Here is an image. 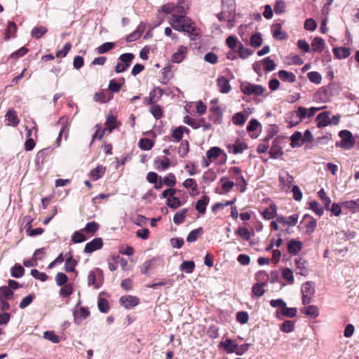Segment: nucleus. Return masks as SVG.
Wrapping results in <instances>:
<instances>
[{"instance_id":"obj_1","label":"nucleus","mask_w":359,"mask_h":359,"mask_svg":"<svg viewBox=\"0 0 359 359\" xmlns=\"http://www.w3.org/2000/svg\"><path fill=\"white\" fill-rule=\"evenodd\" d=\"M169 23L174 29L179 32H185L194 34L196 31L194 22L184 14L177 15V13H172L169 19Z\"/></svg>"},{"instance_id":"obj_2","label":"nucleus","mask_w":359,"mask_h":359,"mask_svg":"<svg viewBox=\"0 0 359 359\" xmlns=\"http://www.w3.org/2000/svg\"><path fill=\"white\" fill-rule=\"evenodd\" d=\"M241 90L243 94L247 95L252 94L255 95H262L265 91V88L261 85H255L245 81L241 83Z\"/></svg>"},{"instance_id":"obj_3","label":"nucleus","mask_w":359,"mask_h":359,"mask_svg":"<svg viewBox=\"0 0 359 359\" xmlns=\"http://www.w3.org/2000/svg\"><path fill=\"white\" fill-rule=\"evenodd\" d=\"M339 137L341 138L339 146L345 149H350L355 144V140L353 137L352 133L347 130H344L339 132Z\"/></svg>"},{"instance_id":"obj_4","label":"nucleus","mask_w":359,"mask_h":359,"mask_svg":"<svg viewBox=\"0 0 359 359\" xmlns=\"http://www.w3.org/2000/svg\"><path fill=\"white\" fill-rule=\"evenodd\" d=\"M102 239L101 238H95L86 244L83 252L85 253H92L94 251L102 248Z\"/></svg>"},{"instance_id":"obj_5","label":"nucleus","mask_w":359,"mask_h":359,"mask_svg":"<svg viewBox=\"0 0 359 359\" xmlns=\"http://www.w3.org/2000/svg\"><path fill=\"white\" fill-rule=\"evenodd\" d=\"M120 304L126 309H130L139 303V299L132 295L123 296L120 298Z\"/></svg>"},{"instance_id":"obj_6","label":"nucleus","mask_w":359,"mask_h":359,"mask_svg":"<svg viewBox=\"0 0 359 359\" xmlns=\"http://www.w3.org/2000/svg\"><path fill=\"white\" fill-rule=\"evenodd\" d=\"M280 140L278 138H276L272 142V145L269 151V154L272 158H278L283 155V151L280 147Z\"/></svg>"},{"instance_id":"obj_7","label":"nucleus","mask_w":359,"mask_h":359,"mask_svg":"<svg viewBox=\"0 0 359 359\" xmlns=\"http://www.w3.org/2000/svg\"><path fill=\"white\" fill-rule=\"evenodd\" d=\"M53 151V148L46 147L38 151L35 159L36 165L39 168L44 163L46 158L51 155Z\"/></svg>"},{"instance_id":"obj_8","label":"nucleus","mask_w":359,"mask_h":359,"mask_svg":"<svg viewBox=\"0 0 359 359\" xmlns=\"http://www.w3.org/2000/svg\"><path fill=\"white\" fill-rule=\"evenodd\" d=\"M113 98V95L108 90H102L97 92L93 96V100L96 102L106 103Z\"/></svg>"},{"instance_id":"obj_9","label":"nucleus","mask_w":359,"mask_h":359,"mask_svg":"<svg viewBox=\"0 0 359 359\" xmlns=\"http://www.w3.org/2000/svg\"><path fill=\"white\" fill-rule=\"evenodd\" d=\"M217 85L221 93L226 94L231 90V86L229 80L223 76H218L217 79Z\"/></svg>"},{"instance_id":"obj_10","label":"nucleus","mask_w":359,"mask_h":359,"mask_svg":"<svg viewBox=\"0 0 359 359\" xmlns=\"http://www.w3.org/2000/svg\"><path fill=\"white\" fill-rule=\"evenodd\" d=\"M6 121L8 126L16 127L20 122L16 111L13 109H9L5 115Z\"/></svg>"},{"instance_id":"obj_11","label":"nucleus","mask_w":359,"mask_h":359,"mask_svg":"<svg viewBox=\"0 0 359 359\" xmlns=\"http://www.w3.org/2000/svg\"><path fill=\"white\" fill-rule=\"evenodd\" d=\"M303 243L301 241L291 239L287 243V251L292 255L298 254L302 249Z\"/></svg>"},{"instance_id":"obj_12","label":"nucleus","mask_w":359,"mask_h":359,"mask_svg":"<svg viewBox=\"0 0 359 359\" xmlns=\"http://www.w3.org/2000/svg\"><path fill=\"white\" fill-rule=\"evenodd\" d=\"M329 115V111H323L316 116L318 128H322L330 124Z\"/></svg>"},{"instance_id":"obj_13","label":"nucleus","mask_w":359,"mask_h":359,"mask_svg":"<svg viewBox=\"0 0 359 359\" xmlns=\"http://www.w3.org/2000/svg\"><path fill=\"white\" fill-rule=\"evenodd\" d=\"M219 347H222L226 353H236L237 344L231 339H226L225 341L220 342Z\"/></svg>"},{"instance_id":"obj_14","label":"nucleus","mask_w":359,"mask_h":359,"mask_svg":"<svg viewBox=\"0 0 359 359\" xmlns=\"http://www.w3.org/2000/svg\"><path fill=\"white\" fill-rule=\"evenodd\" d=\"M65 270L67 272H74L75 271V267L77 264V261L75 260L71 252H68L65 255Z\"/></svg>"},{"instance_id":"obj_15","label":"nucleus","mask_w":359,"mask_h":359,"mask_svg":"<svg viewBox=\"0 0 359 359\" xmlns=\"http://www.w3.org/2000/svg\"><path fill=\"white\" fill-rule=\"evenodd\" d=\"M271 30L273 32V37L276 40H283L287 38V34L282 32L281 25L276 23L272 25Z\"/></svg>"},{"instance_id":"obj_16","label":"nucleus","mask_w":359,"mask_h":359,"mask_svg":"<svg viewBox=\"0 0 359 359\" xmlns=\"http://www.w3.org/2000/svg\"><path fill=\"white\" fill-rule=\"evenodd\" d=\"M90 313L86 308L81 307L78 311H74V322L80 324L81 322L89 316Z\"/></svg>"},{"instance_id":"obj_17","label":"nucleus","mask_w":359,"mask_h":359,"mask_svg":"<svg viewBox=\"0 0 359 359\" xmlns=\"http://www.w3.org/2000/svg\"><path fill=\"white\" fill-rule=\"evenodd\" d=\"M229 151L233 154H241L244 150L247 149L248 146L244 142H236L234 144H229L227 146Z\"/></svg>"},{"instance_id":"obj_18","label":"nucleus","mask_w":359,"mask_h":359,"mask_svg":"<svg viewBox=\"0 0 359 359\" xmlns=\"http://www.w3.org/2000/svg\"><path fill=\"white\" fill-rule=\"evenodd\" d=\"M96 273L102 276V271L98 268L95 271H90L88 276V285H94L95 288L98 289L100 285L96 283Z\"/></svg>"},{"instance_id":"obj_19","label":"nucleus","mask_w":359,"mask_h":359,"mask_svg":"<svg viewBox=\"0 0 359 359\" xmlns=\"http://www.w3.org/2000/svg\"><path fill=\"white\" fill-rule=\"evenodd\" d=\"M187 52V48L185 46H180L177 51L172 56V61L173 62L180 63L183 60Z\"/></svg>"},{"instance_id":"obj_20","label":"nucleus","mask_w":359,"mask_h":359,"mask_svg":"<svg viewBox=\"0 0 359 359\" xmlns=\"http://www.w3.org/2000/svg\"><path fill=\"white\" fill-rule=\"evenodd\" d=\"M210 198L205 195L199 199L196 203V209L201 214H204L206 210V206L209 203Z\"/></svg>"},{"instance_id":"obj_21","label":"nucleus","mask_w":359,"mask_h":359,"mask_svg":"<svg viewBox=\"0 0 359 359\" xmlns=\"http://www.w3.org/2000/svg\"><path fill=\"white\" fill-rule=\"evenodd\" d=\"M277 212V207L274 203H271L268 208H265L262 215L265 219H273Z\"/></svg>"},{"instance_id":"obj_22","label":"nucleus","mask_w":359,"mask_h":359,"mask_svg":"<svg viewBox=\"0 0 359 359\" xmlns=\"http://www.w3.org/2000/svg\"><path fill=\"white\" fill-rule=\"evenodd\" d=\"M278 77L285 82L294 83L296 81V76L285 70H280L278 73Z\"/></svg>"},{"instance_id":"obj_23","label":"nucleus","mask_w":359,"mask_h":359,"mask_svg":"<svg viewBox=\"0 0 359 359\" xmlns=\"http://www.w3.org/2000/svg\"><path fill=\"white\" fill-rule=\"evenodd\" d=\"M301 312L312 318H316L319 315L318 308L315 305H310L301 309Z\"/></svg>"},{"instance_id":"obj_24","label":"nucleus","mask_w":359,"mask_h":359,"mask_svg":"<svg viewBox=\"0 0 359 359\" xmlns=\"http://www.w3.org/2000/svg\"><path fill=\"white\" fill-rule=\"evenodd\" d=\"M292 148L300 147L302 144V134L299 131L294 132L290 137Z\"/></svg>"},{"instance_id":"obj_25","label":"nucleus","mask_w":359,"mask_h":359,"mask_svg":"<svg viewBox=\"0 0 359 359\" xmlns=\"http://www.w3.org/2000/svg\"><path fill=\"white\" fill-rule=\"evenodd\" d=\"M306 262V260L302 258L296 259L294 261L295 267L299 270L298 273L304 276H306L308 274Z\"/></svg>"},{"instance_id":"obj_26","label":"nucleus","mask_w":359,"mask_h":359,"mask_svg":"<svg viewBox=\"0 0 359 359\" xmlns=\"http://www.w3.org/2000/svg\"><path fill=\"white\" fill-rule=\"evenodd\" d=\"M222 10L229 14L236 12V3L234 0H222Z\"/></svg>"},{"instance_id":"obj_27","label":"nucleus","mask_w":359,"mask_h":359,"mask_svg":"<svg viewBox=\"0 0 359 359\" xmlns=\"http://www.w3.org/2000/svg\"><path fill=\"white\" fill-rule=\"evenodd\" d=\"M334 56L338 59H344L350 55V50L346 47L334 48L333 49Z\"/></svg>"},{"instance_id":"obj_28","label":"nucleus","mask_w":359,"mask_h":359,"mask_svg":"<svg viewBox=\"0 0 359 359\" xmlns=\"http://www.w3.org/2000/svg\"><path fill=\"white\" fill-rule=\"evenodd\" d=\"M315 284L312 281H307L304 283L302 286V294H310L313 295L315 294Z\"/></svg>"},{"instance_id":"obj_29","label":"nucleus","mask_w":359,"mask_h":359,"mask_svg":"<svg viewBox=\"0 0 359 359\" xmlns=\"http://www.w3.org/2000/svg\"><path fill=\"white\" fill-rule=\"evenodd\" d=\"M47 32H48V29L46 27L40 25V26L35 27L32 29V30L31 32V35L33 38L39 39L41 36L45 35Z\"/></svg>"},{"instance_id":"obj_30","label":"nucleus","mask_w":359,"mask_h":359,"mask_svg":"<svg viewBox=\"0 0 359 359\" xmlns=\"http://www.w3.org/2000/svg\"><path fill=\"white\" fill-rule=\"evenodd\" d=\"M312 49L315 52H321L325 47V42L320 37H315L311 43Z\"/></svg>"},{"instance_id":"obj_31","label":"nucleus","mask_w":359,"mask_h":359,"mask_svg":"<svg viewBox=\"0 0 359 359\" xmlns=\"http://www.w3.org/2000/svg\"><path fill=\"white\" fill-rule=\"evenodd\" d=\"M14 296V292L7 286L0 287V299L4 298L6 300H11Z\"/></svg>"},{"instance_id":"obj_32","label":"nucleus","mask_w":359,"mask_h":359,"mask_svg":"<svg viewBox=\"0 0 359 359\" xmlns=\"http://www.w3.org/2000/svg\"><path fill=\"white\" fill-rule=\"evenodd\" d=\"M11 276L14 278H19L23 276L25 269L20 264H15L11 269Z\"/></svg>"},{"instance_id":"obj_33","label":"nucleus","mask_w":359,"mask_h":359,"mask_svg":"<svg viewBox=\"0 0 359 359\" xmlns=\"http://www.w3.org/2000/svg\"><path fill=\"white\" fill-rule=\"evenodd\" d=\"M293 180V177L287 172H285L284 175H280L279 176L280 183L283 184L284 187H287V189L290 187Z\"/></svg>"},{"instance_id":"obj_34","label":"nucleus","mask_w":359,"mask_h":359,"mask_svg":"<svg viewBox=\"0 0 359 359\" xmlns=\"http://www.w3.org/2000/svg\"><path fill=\"white\" fill-rule=\"evenodd\" d=\"M187 213V209L183 208L181 210L177 212L173 217V222L175 224H180L184 222Z\"/></svg>"},{"instance_id":"obj_35","label":"nucleus","mask_w":359,"mask_h":359,"mask_svg":"<svg viewBox=\"0 0 359 359\" xmlns=\"http://www.w3.org/2000/svg\"><path fill=\"white\" fill-rule=\"evenodd\" d=\"M105 167L102 165H97L95 169L90 172V176L93 180H97L102 177L105 172Z\"/></svg>"},{"instance_id":"obj_36","label":"nucleus","mask_w":359,"mask_h":359,"mask_svg":"<svg viewBox=\"0 0 359 359\" xmlns=\"http://www.w3.org/2000/svg\"><path fill=\"white\" fill-rule=\"evenodd\" d=\"M261 62L264 65V70L265 72H271L276 67V65L270 57L264 58Z\"/></svg>"},{"instance_id":"obj_37","label":"nucleus","mask_w":359,"mask_h":359,"mask_svg":"<svg viewBox=\"0 0 359 359\" xmlns=\"http://www.w3.org/2000/svg\"><path fill=\"white\" fill-rule=\"evenodd\" d=\"M184 122L187 125L190 126L194 129H198L201 126V122H204V118H201L198 121H196L195 119L189 117V116H186L184 117Z\"/></svg>"},{"instance_id":"obj_38","label":"nucleus","mask_w":359,"mask_h":359,"mask_svg":"<svg viewBox=\"0 0 359 359\" xmlns=\"http://www.w3.org/2000/svg\"><path fill=\"white\" fill-rule=\"evenodd\" d=\"M155 164L158 170H165L170 165V161L168 157L164 156L161 160H156Z\"/></svg>"},{"instance_id":"obj_39","label":"nucleus","mask_w":359,"mask_h":359,"mask_svg":"<svg viewBox=\"0 0 359 359\" xmlns=\"http://www.w3.org/2000/svg\"><path fill=\"white\" fill-rule=\"evenodd\" d=\"M265 285L264 283H257L252 286V292L255 296L257 297H260L262 296L265 290L264 289V286Z\"/></svg>"},{"instance_id":"obj_40","label":"nucleus","mask_w":359,"mask_h":359,"mask_svg":"<svg viewBox=\"0 0 359 359\" xmlns=\"http://www.w3.org/2000/svg\"><path fill=\"white\" fill-rule=\"evenodd\" d=\"M306 218H311V220L307 222V224H306V232L307 233H313L316 226H317V222L315 219H313L312 217H311L309 215L306 214L304 215V219H306Z\"/></svg>"},{"instance_id":"obj_41","label":"nucleus","mask_w":359,"mask_h":359,"mask_svg":"<svg viewBox=\"0 0 359 359\" xmlns=\"http://www.w3.org/2000/svg\"><path fill=\"white\" fill-rule=\"evenodd\" d=\"M222 152V150L220 148L214 147L207 151L206 156L210 161H211L212 159H216Z\"/></svg>"},{"instance_id":"obj_42","label":"nucleus","mask_w":359,"mask_h":359,"mask_svg":"<svg viewBox=\"0 0 359 359\" xmlns=\"http://www.w3.org/2000/svg\"><path fill=\"white\" fill-rule=\"evenodd\" d=\"M17 30V26L13 22H8L6 29L5 39L8 40L11 36H14V34Z\"/></svg>"},{"instance_id":"obj_43","label":"nucleus","mask_w":359,"mask_h":359,"mask_svg":"<svg viewBox=\"0 0 359 359\" xmlns=\"http://www.w3.org/2000/svg\"><path fill=\"white\" fill-rule=\"evenodd\" d=\"M226 43L229 48H231L233 52H236L240 42L238 41L236 37L229 36L226 38Z\"/></svg>"},{"instance_id":"obj_44","label":"nucleus","mask_w":359,"mask_h":359,"mask_svg":"<svg viewBox=\"0 0 359 359\" xmlns=\"http://www.w3.org/2000/svg\"><path fill=\"white\" fill-rule=\"evenodd\" d=\"M194 268L195 263L193 261H184L180 265V270L185 271L187 273H192Z\"/></svg>"},{"instance_id":"obj_45","label":"nucleus","mask_w":359,"mask_h":359,"mask_svg":"<svg viewBox=\"0 0 359 359\" xmlns=\"http://www.w3.org/2000/svg\"><path fill=\"white\" fill-rule=\"evenodd\" d=\"M236 52L238 53L239 57L242 59L248 57L252 53V50L245 48L243 44L241 43H239L238 48Z\"/></svg>"},{"instance_id":"obj_46","label":"nucleus","mask_w":359,"mask_h":359,"mask_svg":"<svg viewBox=\"0 0 359 359\" xmlns=\"http://www.w3.org/2000/svg\"><path fill=\"white\" fill-rule=\"evenodd\" d=\"M114 46H115L114 43L106 42V43H104L103 44H102L101 46H98L96 48V50H97V53L103 54V53L108 52L111 49H112Z\"/></svg>"},{"instance_id":"obj_47","label":"nucleus","mask_w":359,"mask_h":359,"mask_svg":"<svg viewBox=\"0 0 359 359\" xmlns=\"http://www.w3.org/2000/svg\"><path fill=\"white\" fill-rule=\"evenodd\" d=\"M138 145L143 150H149L153 147L154 142L149 138H142Z\"/></svg>"},{"instance_id":"obj_48","label":"nucleus","mask_w":359,"mask_h":359,"mask_svg":"<svg viewBox=\"0 0 359 359\" xmlns=\"http://www.w3.org/2000/svg\"><path fill=\"white\" fill-rule=\"evenodd\" d=\"M262 43V38L260 33H255L250 37V44L255 48L259 47Z\"/></svg>"},{"instance_id":"obj_49","label":"nucleus","mask_w":359,"mask_h":359,"mask_svg":"<svg viewBox=\"0 0 359 359\" xmlns=\"http://www.w3.org/2000/svg\"><path fill=\"white\" fill-rule=\"evenodd\" d=\"M166 205L172 209H176L181 206L182 203L177 197L173 196L171 198H168Z\"/></svg>"},{"instance_id":"obj_50","label":"nucleus","mask_w":359,"mask_h":359,"mask_svg":"<svg viewBox=\"0 0 359 359\" xmlns=\"http://www.w3.org/2000/svg\"><path fill=\"white\" fill-rule=\"evenodd\" d=\"M282 277L290 285L294 283V276L292 271L289 268H285L282 271Z\"/></svg>"},{"instance_id":"obj_51","label":"nucleus","mask_w":359,"mask_h":359,"mask_svg":"<svg viewBox=\"0 0 359 359\" xmlns=\"http://www.w3.org/2000/svg\"><path fill=\"white\" fill-rule=\"evenodd\" d=\"M203 231V229L199 227L196 229L191 231L187 237V241L189 243L195 242L198 237V235Z\"/></svg>"},{"instance_id":"obj_52","label":"nucleus","mask_w":359,"mask_h":359,"mask_svg":"<svg viewBox=\"0 0 359 359\" xmlns=\"http://www.w3.org/2000/svg\"><path fill=\"white\" fill-rule=\"evenodd\" d=\"M297 310L296 308H288L287 307L286 304H285V306H283L281 310V313L286 317L293 318L297 315Z\"/></svg>"},{"instance_id":"obj_53","label":"nucleus","mask_w":359,"mask_h":359,"mask_svg":"<svg viewBox=\"0 0 359 359\" xmlns=\"http://www.w3.org/2000/svg\"><path fill=\"white\" fill-rule=\"evenodd\" d=\"M245 121H246V117L241 112L235 114L232 118L233 123L237 126L243 125L245 123Z\"/></svg>"},{"instance_id":"obj_54","label":"nucleus","mask_w":359,"mask_h":359,"mask_svg":"<svg viewBox=\"0 0 359 359\" xmlns=\"http://www.w3.org/2000/svg\"><path fill=\"white\" fill-rule=\"evenodd\" d=\"M159 12H163L165 14L169 13H176V7L175 5L173 3H168L165 5H163L160 10Z\"/></svg>"},{"instance_id":"obj_55","label":"nucleus","mask_w":359,"mask_h":359,"mask_svg":"<svg viewBox=\"0 0 359 359\" xmlns=\"http://www.w3.org/2000/svg\"><path fill=\"white\" fill-rule=\"evenodd\" d=\"M35 298V295L34 294H30L27 295V297H24L19 305V307L21 309H25L27 306H28L31 303L33 302L34 299Z\"/></svg>"},{"instance_id":"obj_56","label":"nucleus","mask_w":359,"mask_h":359,"mask_svg":"<svg viewBox=\"0 0 359 359\" xmlns=\"http://www.w3.org/2000/svg\"><path fill=\"white\" fill-rule=\"evenodd\" d=\"M307 76L310 81L316 84L320 83L322 81V76L318 72H311L308 73Z\"/></svg>"},{"instance_id":"obj_57","label":"nucleus","mask_w":359,"mask_h":359,"mask_svg":"<svg viewBox=\"0 0 359 359\" xmlns=\"http://www.w3.org/2000/svg\"><path fill=\"white\" fill-rule=\"evenodd\" d=\"M150 112L156 119H159L163 116V111L159 105L153 104L150 107Z\"/></svg>"},{"instance_id":"obj_58","label":"nucleus","mask_w":359,"mask_h":359,"mask_svg":"<svg viewBox=\"0 0 359 359\" xmlns=\"http://www.w3.org/2000/svg\"><path fill=\"white\" fill-rule=\"evenodd\" d=\"M294 327V323L292 320H285L284 321L281 326H280V330L284 332H290L293 331Z\"/></svg>"},{"instance_id":"obj_59","label":"nucleus","mask_w":359,"mask_h":359,"mask_svg":"<svg viewBox=\"0 0 359 359\" xmlns=\"http://www.w3.org/2000/svg\"><path fill=\"white\" fill-rule=\"evenodd\" d=\"M189 151V142L187 140H184L181 142L178 149V153L181 157H184Z\"/></svg>"},{"instance_id":"obj_60","label":"nucleus","mask_w":359,"mask_h":359,"mask_svg":"<svg viewBox=\"0 0 359 359\" xmlns=\"http://www.w3.org/2000/svg\"><path fill=\"white\" fill-rule=\"evenodd\" d=\"M98 308L100 312L106 313L109 310L108 301L104 298H100L98 300Z\"/></svg>"},{"instance_id":"obj_61","label":"nucleus","mask_w":359,"mask_h":359,"mask_svg":"<svg viewBox=\"0 0 359 359\" xmlns=\"http://www.w3.org/2000/svg\"><path fill=\"white\" fill-rule=\"evenodd\" d=\"M68 277L67 276L62 272L58 273L55 276V281L58 286H63L67 285Z\"/></svg>"},{"instance_id":"obj_62","label":"nucleus","mask_w":359,"mask_h":359,"mask_svg":"<svg viewBox=\"0 0 359 359\" xmlns=\"http://www.w3.org/2000/svg\"><path fill=\"white\" fill-rule=\"evenodd\" d=\"M236 234H238L245 241H248L250 238V233L249 230L245 227H238L236 231Z\"/></svg>"},{"instance_id":"obj_63","label":"nucleus","mask_w":359,"mask_h":359,"mask_svg":"<svg viewBox=\"0 0 359 359\" xmlns=\"http://www.w3.org/2000/svg\"><path fill=\"white\" fill-rule=\"evenodd\" d=\"M135 55L133 53H123L120 55L119 60L120 61L125 64L128 65V67L130 65L133 60L134 59Z\"/></svg>"},{"instance_id":"obj_64","label":"nucleus","mask_w":359,"mask_h":359,"mask_svg":"<svg viewBox=\"0 0 359 359\" xmlns=\"http://www.w3.org/2000/svg\"><path fill=\"white\" fill-rule=\"evenodd\" d=\"M310 208L320 217L322 216L324 212L323 208L320 207L319 203L316 201L310 203Z\"/></svg>"}]
</instances>
